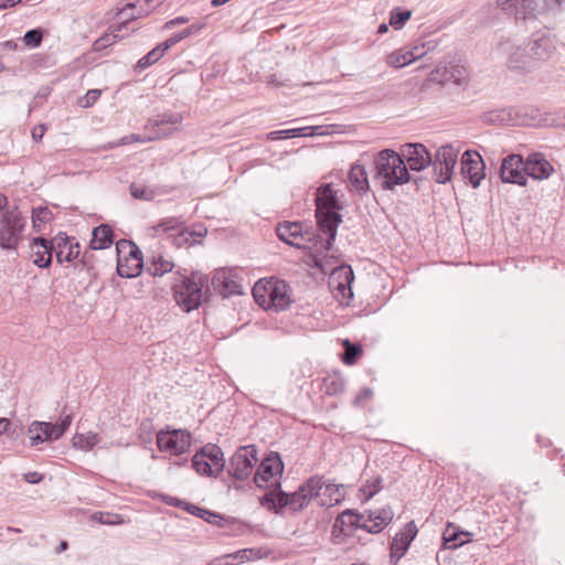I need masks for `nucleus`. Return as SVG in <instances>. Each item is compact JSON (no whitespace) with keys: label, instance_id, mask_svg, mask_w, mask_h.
<instances>
[{"label":"nucleus","instance_id":"nucleus-51","mask_svg":"<svg viewBox=\"0 0 565 565\" xmlns=\"http://www.w3.org/2000/svg\"><path fill=\"white\" fill-rule=\"evenodd\" d=\"M535 11V4L532 0H526L524 4H519V8H516V11L514 12L516 18L521 19H527L530 18L533 12Z\"/></svg>","mask_w":565,"mask_h":565},{"label":"nucleus","instance_id":"nucleus-55","mask_svg":"<svg viewBox=\"0 0 565 565\" xmlns=\"http://www.w3.org/2000/svg\"><path fill=\"white\" fill-rule=\"evenodd\" d=\"M162 500L168 505L179 507V508H181L183 510H185L186 504H190V502H186V501H183V500H180L178 498L170 497V495H162Z\"/></svg>","mask_w":565,"mask_h":565},{"label":"nucleus","instance_id":"nucleus-19","mask_svg":"<svg viewBox=\"0 0 565 565\" xmlns=\"http://www.w3.org/2000/svg\"><path fill=\"white\" fill-rule=\"evenodd\" d=\"M284 472V463L276 452H270L262 460L254 476V482L258 488H265L266 484L275 478H279Z\"/></svg>","mask_w":565,"mask_h":565},{"label":"nucleus","instance_id":"nucleus-40","mask_svg":"<svg viewBox=\"0 0 565 565\" xmlns=\"http://www.w3.org/2000/svg\"><path fill=\"white\" fill-rule=\"evenodd\" d=\"M308 128H294V129H285V130H276L268 134L267 138L269 140H278V139H289L296 138L300 136H308L306 132Z\"/></svg>","mask_w":565,"mask_h":565},{"label":"nucleus","instance_id":"nucleus-31","mask_svg":"<svg viewBox=\"0 0 565 565\" xmlns=\"http://www.w3.org/2000/svg\"><path fill=\"white\" fill-rule=\"evenodd\" d=\"M174 264L166 259L162 255H152L146 263V271L153 277H161L167 273H171Z\"/></svg>","mask_w":565,"mask_h":565},{"label":"nucleus","instance_id":"nucleus-14","mask_svg":"<svg viewBox=\"0 0 565 565\" xmlns=\"http://www.w3.org/2000/svg\"><path fill=\"white\" fill-rule=\"evenodd\" d=\"M137 6L132 2H128L118 13L120 17L125 18L126 20L120 23L118 26L111 30L110 33H105L99 39H97L94 43V46L96 50L104 49L108 45H111L116 43L117 41L121 40L124 35L121 34V31L124 29H127L129 24V20H136L139 17H142L145 14L149 13V10H139L137 13H135Z\"/></svg>","mask_w":565,"mask_h":565},{"label":"nucleus","instance_id":"nucleus-22","mask_svg":"<svg viewBox=\"0 0 565 565\" xmlns=\"http://www.w3.org/2000/svg\"><path fill=\"white\" fill-rule=\"evenodd\" d=\"M364 514L358 513L354 510H345L340 513L333 524V535H350L355 529H363Z\"/></svg>","mask_w":565,"mask_h":565},{"label":"nucleus","instance_id":"nucleus-32","mask_svg":"<svg viewBox=\"0 0 565 565\" xmlns=\"http://www.w3.org/2000/svg\"><path fill=\"white\" fill-rule=\"evenodd\" d=\"M185 511L192 515H195L210 524L223 527L227 523V519L218 513L212 512L207 509L200 508L192 503L186 504Z\"/></svg>","mask_w":565,"mask_h":565},{"label":"nucleus","instance_id":"nucleus-46","mask_svg":"<svg viewBox=\"0 0 565 565\" xmlns=\"http://www.w3.org/2000/svg\"><path fill=\"white\" fill-rule=\"evenodd\" d=\"M182 226V222L177 217H167L160 221L153 230L156 232H169V231H178Z\"/></svg>","mask_w":565,"mask_h":565},{"label":"nucleus","instance_id":"nucleus-13","mask_svg":"<svg viewBox=\"0 0 565 565\" xmlns=\"http://www.w3.org/2000/svg\"><path fill=\"white\" fill-rule=\"evenodd\" d=\"M276 234L280 241L298 249H306V243L312 239V234L305 230V224L301 222L279 223Z\"/></svg>","mask_w":565,"mask_h":565},{"label":"nucleus","instance_id":"nucleus-20","mask_svg":"<svg viewBox=\"0 0 565 565\" xmlns=\"http://www.w3.org/2000/svg\"><path fill=\"white\" fill-rule=\"evenodd\" d=\"M468 77L467 68L462 65L449 63L439 64L436 68L430 73L429 79L437 82L441 85L448 83H455L457 85H462L466 83Z\"/></svg>","mask_w":565,"mask_h":565},{"label":"nucleus","instance_id":"nucleus-60","mask_svg":"<svg viewBox=\"0 0 565 565\" xmlns=\"http://www.w3.org/2000/svg\"><path fill=\"white\" fill-rule=\"evenodd\" d=\"M175 43L173 41V39L170 36L169 39H167L164 42L158 44L156 46V49H159L160 51V55L163 57L164 53L170 50L172 46H174Z\"/></svg>","mask_w":565,"mask_h":565},{"label":"nucleus","instance_id":"nucleus-9","mask_svg":"<svg viewBox=\"0 0 565 565\" xmlns=\"http://www.w3.org/2000/svg\"><path fill=\"white\" fill-rule=\"evenodd\" d=\"M257 452L255 445L239 447L230 459L228 475L236 480H246L258 462Z\"/></svg>","mask_w":565,"mask_h":565},{"label":"nucleus","instance_id":"nucleus-64","mask_svg":"<svg viewBox=\"0 0 565 565\" xmlns=\"http://www.w3.org/2000/svg\"><path fill=\"white\" fill-rule=\"evenodd\" d=\"M209 565H235V563L230 562L226 558V555H224L220 558L213 559Z\"/></svg>","mask_w":565,"mask_h":565},{"label":"nucleus","instance_id":"nucleus-25","mask_svg":"<svg viewBox=\"0 0 565 565\" xmlns=\"http://www.w3.org/2000/svg\"><path fill=\"white\" fill-rule=\"evenodd\" d=\"M30 445L35 447L44 441L58 439V434L54 430V424L34 420L28 428Z\"/></svg>","mask_w":565,"mask_h":565},{"label":"nucleus","instance_id":"nucleus-37","mask_svg":"<svg viewBox=\"0 0 565 565\" xmlns=\"http://www.w3.org/2000/svg\"><path fill=\"white\" fill-rule=\"evenodd\" d=\"M192 467L202 476H217L216 470L212 468L203 451L200 449L192 458Z\"/></svg>","mask_w":565,"mask_h":565},{"label":"nucleus","instance_id":"nucleus-4","mask_svg":"<svg viewBox=\"0 0 565 565\" xmlns=\"http://www.w3.org/2000/svg\"><path fill=\"white\" fill-rule=\"evenodd\" d=\"M374 179L379 180L384 190H394L395 186L409 182L411 174L406 163L398 152L383 149L374 158Z\"/></svg>","mask_w":565,"mask_h":565},{"label":"nucleus","instance_id":"nucleus-27","mask_svg":"<svg viewBox=\"0 0 565 565\" xmlns=\"http://www.w3.org/2000/svg\"><path fill=\"white\" fill-rule=\"evenodd\" d=\"M313 478L319 480L318 486L321 488L319 494L315 495L320 507H332L341 501L343 493L340 486L326 483L322 478L318 476Z\"/></svg>","mask_w":565,"mask_h":565},{"label":"nucleus","instance_id":"nucleus-49","mask_svg":"<svg viewBox=\"0 0 565 565\" xmlns=\"http://www.w3.org/2000/svg\"><path fill=\"white\" fill-rule=\"evenodd\" d=\"M52 248H43V252H38L34 258V264L40 268H47L52 263Z\"/></svg>","mask_w":565,"mask_h":565},{"label":"nucleus","instance_id":"nucleus-35","mask_svg":"<svg viewBox=\"0 0 565 565\" xmlns=\"http://www.w3.org/2000/svg\"><path fill=\"white\" fill-rule=\"evenodd\" d=\"M344 352L341 355V360L347 365H353L358 359L362 355V347L358 343H352L349 339L342 341Z\"/></svg>","mask_w":565,"mask_h":565},{"label":"nucleus","instance_id":"nucleus-8","mask_svg":"<svg viewBox=\"0 0 565 565\" xmlns=\"http://www.w3.org/2000/svg\"><path fill=\"white\" fill-rule=\"evenodd\" d=\"M459 152V148L451 143L443 145L437 149L430 163L437 183L446 184L451 181Z\"/></svg>","mask_w":565,"mask_h":565},{"label":"nucleus","instance_id":"nucleus-50","mask_svg":"<svg viewBox=\"0 0 565 565\" xmlns=\"http://www.w3.org/2000/svg\"><path fill=\"white\" fill-rule=\"evenodd\" d=\"M130 194L135 199L149 201L153 198V193L148 189L132 183L130 185Z\"/></svg>","mask_w":565,"mask_h":565},{"label":"nucleus","instance_id":"nucleus-56","mask_svg":"<svg viewBox=\"0 0 565 565\" xmlns=\"http://www.w3.org/2000/svg\"><path fill=\"white\" fill-rule=\"evenodd\" d=\"M131 141H141V138L138 135L132 134L130 136H126V137L120 138L116 142L109 143L107 148H115V147H118V146L128 145Z\"/></svg>","mask_w":565,"mask_h":565},{"label":"nucleus","instance_id":"nucleus-5","mask_svg":"<svg viewBox=\"0 0 565 565\" xmlns=\"http://www.w3.org/2000/svg\"><path fill=\"white\" fill-rule=\"evenodd\" d=\"M253 296L255 301L266 310L282 311L291 302L290 287L286 281L275 278L257 281L253 288Z\"/></svg>","mask_w":565,"mask_h":565},{"label":"nucleus","instance_id":"nucleus-3","mask_svg":"<svg viewBox=\"0 0 565 565\" xmlns=\"http://www.w3.org/2000/svg\"><path fill=\"white\" fill-rule=\"evenodd\" d=\"M207 284V277L200 271L186 269L177 270L172 278L173 298L178 306L185 312L198 309L203 301V288Z\"/></svg>","mask_w":565,"mask_h":565},{"label":"nucleus","instance_id":"nucleus-42","mask_svg":"<svg viewBox=\"0 0 565 565\" xmlns=\"http://www.w3.org/2000/svg\"><path fill=\"white\" fill-rule=\"evenodd\" d=\"M257 553L258 551L254 548H244L235 553L226 554V558L230 562L235 563L236 565L237 563H244L245 561H250L255 558L257 556Z\"/></svg>","mask_w":565,"mask_h":565},{"label":"nucleus","instance_id":"nucleus-62","mask_svg":"<svg viewBox=\"0 0 565 565\" xmlns=\"http://www.w3.org/2000/svg\"><path fill=\"white\" fill-rule=\"evenodd\" d=\"M175 43L173 41V39L170 36L169 39H167L164 42L158 44L156 46V49H159L160 51V55L163 57L164 53L170 50L172 46H174Z\"/></svg>","mask_w":565,"mask_h":565},{"label":"nucleus","instance_id":"nucleus-57","mask_svg":"<svg viewBox=\"0 0 565 565\" xmlns=\"http://www.w3.org/2000/svg\"><path fill=\"white\" fill-rule=\"evenodd\" d=\"M43 475L36 471L26 472L23 475V479L31 484L40 483L43 480Z\"/></svg>","mask_w":565,"mask_h":565},{"label":"nucleus","instance_id":"nucleus-59","mask_svg":"<svg viewBox=\"0 0 565 565\" xmlns=\"http://www.w3.org/2000/svg\"><path fill=\"white\" fill-rule=\"evenodd\" d=\"M435 46L431 44V42H426L420 45L414 46L412 50H408V52L414 53H423V56L426 55L430 50H433Z\"/></svg>","mask_w":565,"mask_h":565},{"label":"nucleus","instance_id":"nucleus-16","mask_svg":"<svg viewBox=\"0 0 565 565\" xmlns=\"http://www.w3.org/2000/svg\"><path fill=\"white\" fill-rule=\"evenodd\" d=\"M499 174L501 181L504 183L525 185V160L521 154L512 153L507 156L502 160Z\"/></svg>","mask_w":565,"mask_h":565},{"label":"nucleus","instance_id":"nucleus-53","mask_svg":"<svg viewBox=\"0 0 565 565\" xmlns=\"http://www.w3.org/2000/svg\"><path fill=\"white\" fill-rule=\"evenodd\" d=\"M526 0H498V6L507 12H515L519 4H524Z\"/></svg>","mask_w":565,"mask_h":565},{"label":"nucleus","instance_id":"nucleus-63","mask_svg":"<svg viewBox=\"0 0 565 565\" xmlns=\"http://www.w3.org/2000/svg\"><path fill=\"white\" fill-rule=\"evenodd\" d=\"M189 21L188 18L185 17H178V18H174L170 21H168L166 24H164V29H172L174 28L175 25H180V24H184Z\"/></svg>","mask_w":565,"mask_h":565},{"label":"nucleus","instance_id":"nucleus-34","mask_svg":"<svg viewBox=\"0 0 565 565\" xmlns=\"http://www.w3.org/2000/svg\"><path fill=\"white\" fill-rule=\"evenodd\" d=\"M420 57H423V53H414V52H408V51L403 52L402 50H399V51L392 52L386 57V63L391 67L399 68V67L411 64L412 62H414Z\"/></svg>","mask_w":565,"mask_h":565},{"label":"nucleus","instance_id":"nucleus-43","mask_svg":"<svg viewBox=\"0 0 565 565\" xmlns=\"http://www.w3.org/2000/svg\"><path fill=\"white\" fill-rule=\"evenodd\" d=\"M94 521L106 525H118L125 522L120 514L95 512L92 516Z\"/></svg>","mask_w":565,"mask_h":565},{"label":"nucleus","instance_id":"nucleus-2","mask_svg":"<svg viewBox=\"0 0 565 565\" xmlns=\"http://www.w3.org/2000/svg\"><path fill=\"white\" fill-rule=\"evenodd\" d=\"M318 482V479L310 478L292 493H287L279 487L265 493L259 499V503L277 514H280L287 507L292 512H299L309 505L315 495L319 494L321 488Z\"/></svg>","mask_w":565,"mask_h":565},{"label":"nucleus","instance_id":"nucleus-24","mask_svg":"<svg viewBox=\"0 0 565 565\" xmlns=\"http://www.w3.org/2000/svg\"><path fill=\"white\" fill-rule=\"evenodd\" d=\"M527 45L534 64L536 62L547 61L556 51L554 39L545 34L535 36Z\"/></svg>","mask_w":565,"mask_h":565},{"label":"nucleus","instance_id":"nucleus-52","mask_svg":"<svg viewBox=\"0 0 565 565\" xmlns=\"http://www.w3.org/2000/svg\"><path fill=\"white\" fill-rule=\"evenodd\" d=\"M102 92L99 89H89L86 95L79 100L82 107H90L100 97Z\"/></svg>","mask_w":565,"mask_h":565},{"label":"nucleus","instance_id":"nucleus-23","mask_svg":"<svg viewBox=\"0 0 565 565\" xmlns=\"http://www.w3.org/2000/svg\"><path fill=\"white\" fill-rule=\"evenodd\" d=\"M554 171L542 153H531L525 159V174L536 180L547 179Z\"/></svg>","mask_w":565,"mask_h":565},{"label":"nucleus","instance_id":"nucleus-36","mask_svg":"<svg viewBox=\"0 0 565 565\" xmlns=\"http://www.w3.org/2000/svg\"><path fill=\"white\" fill-rule=\"evenodd\" d=\"M332 276L333 277L337 276L339 279H341V281L339 282V286H338L339 289L344 290L345 287H348L349 291H350V295L351 296L353 295L352 291H351V284L354 280V273H353L351 266L343 265V266H340L338 268H334L332 270Z\"/></svg>","mask_w":565,"mask_h":565},{"label":"nucleus","instance_id":"nucleus-10","mask_svg":"<svg viewBox=\"0 0 565 565\" xmlns=\"http://www.w3.org/2000/svg\"><path fill=\"white\" fill-rule=\"evenodd\" d=\"M33 244L40 245L45 249H47V247L52 248L58 263L72 262L78 257L81 252L79 243L75 242L74 238L68 237L64 233H58L51 241H47L44 237H35L33 239Z\"/></svg>","mask_w":565,"mask_h":565},{"label":"nucleus","instance_id":"nucleus-48","mask_svg":"<svg viewBox=\"0 0 565 565\" xmlns=\"http://www.w3.org/2000/svg\"><path fill=\"white\" fill-rule=\"evenodd\" d=\"M51 215L52 213L47 207H40L38 210H34L32 216L33 226L38 228V231H40V225L42 223L49 222L51 220Z\"/></svg>","mask_w":565,"mask_h":565},{"label":"nucleus","instance_id":"nucleus-47","mask_svg":"<svg viewBox=\"0 0 565 565\" xmlns=\"http://www.w3.org/2000/svg\"><path fill=\"white\" fill-rule=\"evenodd\" d=\"M162 56L160 55L159 49L153 47L150 52H148L143 57H141L138 63L137 67L139 68H147L158 62Z\"/></svg>","mask_w":565,"mask_h":565},{"label":"nucleus","instance_id":"nucleus-58","mask_svg":"<svg viewBox=\"0 0 565 565\" xmlns=\"http://www.w3.org/2000/svg\"><path fill=\"white\" fill-rule=\"evenodd\" d=\"M373 395V391L369 387H364L356 395L354 404H361L364 399H370Z\"/></svg>","mask_w":565,"mask_h":565},{"label":"nucleus","instance_id":"nucleus-18","mask_svg":"<svg viewBox=\"0 0 565 565\" xmlns=\"http://www.w3.org/2000/svg\"><path fill=\"white\" fill-rule=\"evenodd\" d=\"M398 153L403 157L408 170L412 171H423L431 163V156L423 143H405Z\"/></svg>","mask_w":565,"mask_h":565},{"label":"nucleus","instance_id":"nucleus-61","mask_svg":"<svg viewBox=\"0 0 565 565\" xmlns=\"http://www.w3.org/2000/svg\"><path fill=\"white\" fill-rule=\"evenodd\" d=\"M175 43L173 41V39L170 36L169 39H167L164 42L158 44L156 46V49H159L160 51V55L163 57L164 53L170 50L172 46H174Z\"/></svg>","mask_w":565,"mask_h":565},{"label":"nucleus","instance_id":"nucleus-17","mask_svg":"<svg viewBox=\"0 0 565 565\" xmlns=\"http://www.w3.org/2000/svg\"><path fill=\"white\" fill-rule=\"evenodd\" d=\"M182 116L178 113L159 114L150 118L146 125V129L151 132L149 140L169 137L181 122Z\"/></svg>","mask_w":565,"mask_h":565},{"label":"nucleus","instance_id":"nucleus-6","mask_svg":"<svg viewBox=\"0 0 565 565\" xmlns=\"http://www.w3.org/2000/svg\"><path fill=\"white\" fill-rule=\"evenodd\" d=\"M26 217L17 205L4 212L0 221V247L4 250H15L23 241Z\"/></svg>","mask_w":565,"mask_h":565},{"label":"nucleus","instance_id":"nucleus-45","mask_svg":"<svg viewBox=\"0 0 565 565\" xmlns=\"http://www.w3.org/2000/svg\"><path fill=\"white\" fill-rule=\"evenodd\" d=\"M382 481L383 479L381 477H376L372 480H367L365 484L362 486L361 492L365 495L366 500L371 499L382 489Z\"/></svg>","mask_w":565,"mask_h":565},{"label":"nucleus","instance_id":"nucleus-44","mask_svg":"<svg viewBox=\"0 0 565 565\" xmlns=\"http://www.w3.org/2000/svg\"><path fill=\"white\" fill-rule=\"evenodd\" d=\"M44 32L42 29H32L25 32L23 42L26 46L39 47L42 43Z\"/></svg>","mask_w":565,"mask_h":565},{"label":"nucleus","instance_id":"nucleus-26","mask_svg":"<svg viewBox=\"0 0 565 565\" xmlns=\"http://www.w3.org/2000/svg\"><path fill=\"white\" fill-rule=\"evenodd\" d=\"M393 516L394 513L391 507L370 512L362 524L363 530L369 533H380L393 520Z\"/></svg>","mask_w":565,"mask_h":565},{"label":"nucleus","instance_id":"nucleus-29","mask_svg":"<svg viewBox=\"0 0 565 565\" xmlns=\"http://www.w3.org/2000/svg\"><path fill=\"white\" fill-rule=\"evenodd\" d=\"M471 533L458 530L452 524H448L443 534L444 546L446 548H457L471 541Z\"/></svg>","mask_w":565,"mask_h":565},{"label":"nucleus","instance_id":"nucleus-7","mask_svg":"<svg viewBox=\"0 0 565 565\" xmlns=\"http://www.w3.org/2000/svg\"><path fill=\"white\" fill-rule=\"evenodd\" d=\"M116 248L118 253L117 274L125 278L140 275L143 268V260L139 247L131 242L119 241L116 244Z\"/></svg>","mask_w":565,"mask_h":565},{"label":"nucleus","instance_id":"nucleus-1","mask_svg":"<svg viewBox=\"0 0 565 565\" xmlns=\"http://www.w3.org/2000/svg\"><path fill=\"white\" fill-rule=\"evenodd\" d=\"M315 201L317 224L320 232L326 235V238L319 237L315 244V266L323 270L320 257L328 256L335 241L338 227L342 222V215L339 213L342 210V204L329 183L318 188Z\"/></svg>","mask_w":565,"mask_h":565},{"label":"nucleus","instance_id":"nucleus-11","mask_svg":"<svg viewBox=\"0 0 565 565\" xmlns=\"http://www.w3.org/2000/svg\"><path fill=\"white\" fill-rule=\"evenodd\" d=\"M191 434L185 429H167L157 434V446L159 450L180 456L191 447Z\"/></svg>","mask_w":565,"mask_h":565},{"label":"nucleus","instance_id":"nucleus-21","mask_svg":"<svg viewBox=\"0 0 565 565\" xmlns=\"http://www.w3.org/2000/svg\"><path fill=\"white\" fill-rule=\"evenodd\" d=\"M417 526L413 521L406 523L404 527L396 533L391 544V557L396 562L407 552L411 543L417 535Z\"/></svg>","mask_w":565,"mask_h":565},{"label":"nucleus","instance_id":"nucleus-15","mask_svg":"<svg viewBox=\"0 0 565 565\" xmlns=\"http://www.w3.org/2000/svg\"><path fill=\"white\" fill-rule=\"evenodd\" d=\"M498 51L508 55L507 65L510 70H527L535 65L529 45H515L508 40L498 45Z\"/></svg>","mask_w":565,"mask_h":565},{"label":"nucleus","instance_id":"nucleus-41","mask_svg":"<svg viewBox=\"0 0 565 565\" xmlns=\"http://www.w3.org/2000/svg\"><path fill=\"white\" fill-rule=\"evenodd\" d=\"M194 232H190L188 228L180 227L178 230V233L175 235H170L169 238H171V242L174 246L178 248L192 245L191 237L193 236Z\"/></svg>","mask_w":565,"mask_h":565},{"label":"nucleus","instance_id":"nucleus-39","mask_svg":"<svg viewBox=\"0 0 565 565\" xmlns=\"http://www.w3.org/2000/svg\"><path fill=\"white\" fill-rule=\"evenodd\" d=\"M73 440L74 446L83 450H88L99 441V437L97 434L89 431L87 434H77Z\"/></svg>","mask_w":565,"mask_h":565},{"label":"nucleus","instance_id":"nucleus-12","mask_svg":"<svg viewBox=\"0 0 565 565\" xmlns=\"http://www.w3.org/2000/svg\"><path fill=\"white\" fill-rule=\"evenodd\" d=\"M486 164L476 150H466L460 159V174L472 188H478L486 177Z\"/></svg>","mask_w":565,"mask_h":565},{"label":"nucleus","instance_id":"nucleus-54","mask_svg":"<svg viewBox=\"0 0 565 565\" xmlns=\"http://www.w3.org/2000/svg\"><path fill=\"white\" fill-rule=\"evenodd\" d=\"M71 423L72 416L66 415L64 418L61 419V423L58 425H54V430L56 434H58V438L68 429Z\"/></svg>","mask_w":565,"mask_h":565},{"label":"nucleus","instance_id":"nucleus-33","mask_svg":"<svg viewBox=\"0 0 565 565\" xmlns=\"http://www.w3.org/2000/svg\"><path fill=\"white\" fill-rule=\"evenodd\" d=\"M207 461L211 463L212 468L216 470V473L223 471L225 467V459L222 449L214 445L207 444L201 448Z\"/></svg>","mask_w":565,"mask_h":565},{"label":"nucleus","instance_id":"nucleus-28","mask_svg":"<svg viewBox=\"0 0 565 565\" xmlns=\"http://www.w3.org/2000/svg\"><path fill=\"white\" fill-rule=\"evenodd\" d=\"M113 242V228L107 224H102L93 230V237L89 246L92 249H105L108 248Z\"/></svg>","mask_w":565,"mask_h":565},{"label":"nucleus","instance_id":"nucleus-30","mask_svg":"<svg viewBox=\"0 0 565 565\" xmlns=\"http://www.w3.org/2000/svg\"><path fill=\"white\" fill-rule=\"evenodd\" d=\"M349 182L352 190L359 194L366 193L370 189L367 173L363 166L354 164L349 172Z\"/></svg>","mask_w":565,"mask_h":565},{"label":"nucleus","instance_id":"nucleus-38","mask_svg":"<svg viewBox=\"0 0 565 565\" xmlns=\"http://www.w3.org/2000/svg\"><path fill=\"white\" fill-rule=\"evenodd\" d=\"M412 11L394 8L390 13V24L395 29H402L405 23L411 19Z\"/></svg>","mask_w":565,"mask_h":565}]
</instances>
